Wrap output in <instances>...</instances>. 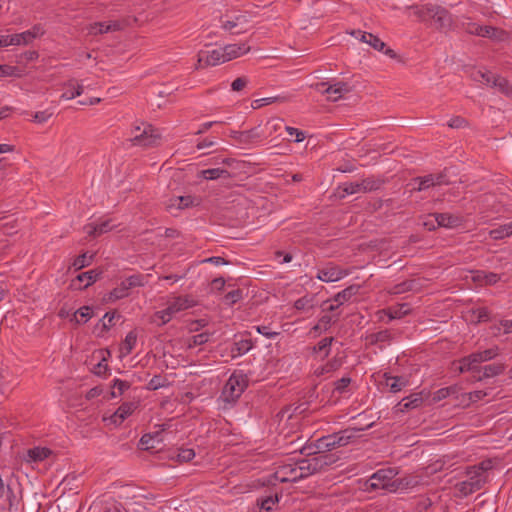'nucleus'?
I'll return each mask as SVG.
<instances>
[{
	"label": "nucleus",
	"instance_id": "obj_1",
	"mask_svg": "<svg viewBox=\"0 0 512 512\" xmlns=\"http://www.w3.org/2000/svg\"><path fill=\"white\" fill-rule=\"evenodd\" d=\"M326 458L325 455L319 454L309 459L283 464L275 471L274 479L279 482H295L308 477L328 464Z\"/></svg>",
	"mask_w": 512,
	"mask_h": 512
},
{
	"label": "nucleus",
	"instance_id": "obj_2",
	"mask_svg": "<svg viewBox=\"0 0 512 512\" xmlns=\"http://www.w3.org/2000/svg\"><path fill=\"white\" fill-rule=\"evenodd\" d=\"M411 15L422 22H429L441 30L451 29L453 26L452 16L444 8L437 5L413 6Z\"/></svg>",
	"mask_w": 512,
	"mask_h": 512
},
{
	"label": "nucleus",
	"instance_id": "obj_3",
	"mask_svg": "<svg viewBox=\"0 0 512 512\" xmlns=\"http://www.w3.org/2000/svg\"><path fill=\"white\" fill-rule=\"evenodd\" d=\"M193 300L188 297H174L167 302L165 309L157 311L152 321L157 325L168 323L178 312L193 306Z\"/></svg>",
	"mask_w": 512,
	"mask_h": 512
},
{
	"label": "nucleus",
	"instance_id": "obj_4",
	"mask_svg": "<svg viewBox=\"0 0 512 512\" xmlns=\"http://www.w3.org/2000/svg\"><path fill=\"white\" fill-rule=\"evenodd\" d=\"M247 377L241 372L233 373L227 380L221 397L225 402H234L247 387Z\"/></svg>",
	"mask_w": 512,
	"mask_h": 512
},
{
	"label": "nucleus",
	"instance_id": "obj_5",
	"mask_svg": "<svg viewBox=\"0 0 512 512\" xmlns=\"http://www.w3.org/2000/svg\"><path fill=\"white\" fill-rule=\"evenodd\" d=\"M131 141L135 145L149 146L160 137L159 132L150 124L136 123L131 131Z\"/></svg>",
	"mask_w": 512,
	"mask_h": 512
},
{
	"label": "nucleus",
	"instance_id": "obj_6",
	"mask_svg": "<svg viewBox=\"0 0 512 512\" xmlns=\"http://www.w3.org/2000/svg\"><path fill=\"white\" fill-rule=\"evenodd\" d=\"M317 92L326 95L328 100L337 101L351 91V87L344 82H317L311 85Z\"/></svg>",
	"mask_w": 512,
	"mask_h": 512
},
{
	"label": "nucleus",
	"instance_id": "obj_7",
	"mask_svg": "<svg viewBox=\"0 0 512 512\" xmlns=\"http://www.w3.org/2000/svg\"><path fill=\"white\" fill-rule=\"evenodd\" d=\"M396 472L393 469H381L375 472L368 480V485L372 489H385L396 491Z\"/></svg>",
	"mask_w": 512,
	"mask_h": 512
},
{
	"label": "nucleus",
	"instance_id": "obj_8",
	"mask_svg": "<svg viewBox=\"0 0 512 512\" xmlns=\"http://www.w3.org/2000/svg\"><path fill=\"white\" fill-rule=\"evenodd\" d=\"M248 16L246 13L231 12L227 13L220 19V25L225 31L235 34L242 33L247 30Z\"/></svg>",
	"mask_w": 512,
	"mask_h": 512
},
{
	"label": "nucleus",
	"instance_id": "obj_9",
	"mask_svg": "<svg viewBox=\"0 0 512 512\" xmlns=\"http://www.w3.org/2000/svg\"><path fill=\"white\" fill-rule=\"evenodd\" d=\"M354 437V432L351 430H345L339 434L329 435L320 438L317 442V448L319 450L326 449L331 450L336 447L345 446L350 443Z\"/></svg>",
	"mask_w": 512,
	"mask_h": 512
},
{
	"label": "nucleus",
	"instance_id": "obj_10",
	"mask_svg": "<svg viewBox=\"0 0 512 512\" xmlns=\"http://www.w3.org/2000/svg\"><path fill=\"white\" fill-rule=\"evenodd\" d=\"M135 408L134 403H124L114 413L109 415L105 414L103 416V422L108 427H118L133 413Z\"/></svg>",
	"mask_w": 512,
	"mask_h": 512
},
{
	"label": "nucleus",
	"instance_id": "obj_11",
	"mask_svg": "<svg viewBox=\"0 0 512 512\" xmlns=\"http://www.w3.org/2000/svg\"><path fill=\"white\" fill-rule=\"evenodd\" d=\"M226 59L222 47H218L208 51H200L198 54L196 68L203 66H216L225 63Z\"/></svg>",
	"mask_w": 512,
	"mask_h": 512
},
{
	"label": "nucleus",
	"instance_id": "obj_12",
	"mask_svg": "<svg viewBox=\"0 0 512 512\" xmlns=\"http://www.w3.org/2000/svg\"><path fill=\"white\" fill-rule=\"evenodd\" d=\"M497 354L496 349H487L483 352H478L464 358L460 361L458 369L461 372L475 369L477 364L494 358Z\"/></svg>",
	"mask_w": 512,
	"mask_h": 512
},
{
	"label": "nucleus",
	"instance_id": "obj_13",
	"mask_svg": "<svg viewBox=\"0 0 512 512\" xmlns=\"http://www.w3.org/2000/svg\"><path fill=\"white\" fill-rule=\"evenodd\" d=\"M483 473L482 470L474 471L473 475L468 480L458 483L456 486L458 494L467 496L480 489L485 480Z\"/></svg>",
	"mask_w": 512,
	"mask_h": 512
},
{
	"label": "nucleus",
	"instance_id": "obj_14",
	"mask_svg": "<svg viewBox=\"0 0 512 512\" xmlns=\"http://www.w3.org/2000/svg\"><path fill=\"white\" fill-rule=\"evenodd\" d=\"M59 315L62 318L68 319L72 323L85 324L93 317L94 312L90 306H83L72 313L61 310Z\"/></svg>",
	"mask_w": 512,
	"mask_h": 512
},
{
	"label": "nucleus",
	"instance_id": "obj_15",
	"mask_svg": "<svg viewBox=\"0 0 512 512\" xmlns=\"http://www.w3.org/2000/svg\"><path fill=\"white\" fill-rule=\"evenodd\" d=\"M85 85L83 82H79L75 79L66 81L62 86L61 98L65 100L74 99L77 96L83 94Z\"/></svg>",
	"mask_w": 512,
	"mask_h": 512
},
{
	"label": "nucleus",
	"instance_id": "obj_16",
	"mask_svg": "<svg viewBox=\"0 0 512 512\" xmlns=\"http://www.w3.org/2000/svg\"><path fill=\"white\" fill-rule=\"evenodd\" d=\"M98 276L99 273L96 270L80 273L71 281L70 286L74 290L87 288L97 280Z\"/></svg>",
	"mask_w": 512,
	"mask_h": 512
},
{
	"label": "nucleus",
	"instance_id": "obj_17",
	"mask_svg": "<svg viewBox=\"0 0 512 512\" xmlns=\"http://www.w3.org/2000/svg\"><path fill=\"white\" fill-rule=\"evenodd\" d=\"M164 441L163 433L156 431L154 433L144 434L139 442V447L143 450L160 449V445Z\"/></svg>",
	"mask_w": 512,
	"mask_h": 512
},
{
	"label": "nucleus",
	"instance_id": "obj_18",
	"mask_svg": "<svg viewBox=\"0 0 512 512\" xmlns=\"http://www.w3.org/2000/svg\"><path fill=\"white\" fill-rule=\"evenodd\" d=\"M347 275V272L338 268V267H335V266H329V267H326V268H323L322 270H320L318 272V279L323 281V282H327V283H330V282H336V281H339L341 279H343L345 276Z\"/></svg>",
	"mask_w": 512,
	"mask_h": 512
},
{
	"label": "nucleus",
	"instance_id": "obj_19",
	"mask_svg": "<svg viewBox=\"0 0 512 512\" xmlns=\"http://www.w3.org/2000/svg\"><path fill=\"white\" fill-rule=\"evenodd\" d=\"M32 32L26 31L20 34L13 35H0V48L8 47L11 45H20L22 43L30 42Z\"/></svg>",
	"mask_w": 512,
	"mask_h": 512
},
{
	"label": "nucleus",
	"instance_id": "obj_20",
	"mask_svg": "<svg viewBox=\"0 0 512 512\" xmlns=\"http://www.w3.org/2000/svg\"><path fill=\"white\" fill-rule=\"evenodd\" d=\"M222 48L226 62L243 56L250 51V46L247 43L228 44Z\"/></svg>",
	"mask_w": 512,
	"mask_h": 512
},
{
	"label": "nucleus",
	"instance_id": "obj_21",
	"mask_svg": "<svg viewBox=\"0 0 512 512\" xmlns=\"http://www.w3.org/2000/svg\"><path fill=\"white\" fill-rule=\"evenodd\" d=\"M135 278L131 277L127 281L123 282L119 287L106 294L103 298L105 302H113L115 300L124 298L128 295L127 291L130 286L135 285Z\"/></svg>",
	"mask_w": 512,
	"mask_h": 512
},
{
	"label": "nucleus",
	"instance_id": "obj_22",
	"mask_svg": "<svg viewBox=\"0 0 512 512\" xmlns=\"http://www.w3.org/2000/svg\"><path fill=\"white\" fill-rule=\"evenodd\" d=\"M114 319V313H106L95 325L93 333L97 337H104L105 334L111 329V327H113Z\"/></svg>",
	"mask_w": 512,
	"mask_h": 512
},
{
	"label": "nucleus",
	"instance_id": "obj_23",
	"mask_svg": "<svg viewBox=\"0 0 512 512\" xmlns=\"http://www.w3.org/2000/svg\"><path fill=\"white\" fill-rule=\"evenodd\" d=\"M474 78L483 84L498 86L501 90H504L506 85V81L504 79L496 78L491 72L487 71H477Z\"/></svg>",
	"mask_w": 512,
	"mask_h": 512
},
{
	"label": "nucleus",
	"instance_id": "obj_24",
	"mask_svg": "<svg viewBox=\"0 0 512 512\" xmlns=\"http://www.w3.org/2000/svg\"><path fill=\"white\" fill-rule=\"evenodd\" d=\"M120 29V24L116 21H109V22H97L89 25L88 32L89 34H101V33H107L109 31H115Z\"/></svg>",
	"mask_w": 512,
	"mask_h": 512
},
{
	"label": "nucleus",
	"instance_id": "obj_25",
	"mask_svg": "<svg viewBox=\"0 0 512 512\" xmlns=\"http://www.w3.org/2000/svg\"><path fill=\"white\" fill-rule=\"evenodd\" d=\"M108 357H110V352L108 350L101 349L94 353L93 358L98 361V363L93 367V372L96 375H103L106 372V361Z\"/></svg>",
	"mask_w": 512,
	"mask_h": 512
},
{
	"label": "nucleus",
	"instance_id": "obj_26",
	"mask_svg": "<svg viewBox=\"0 0 512 512\" xmlns=\"http://www.w3.org/2000/svg\"><path fill=\"white\" fill-rule=\"evenodd\" d=\"M433 218L438 226L446 228H455L458 227L461 223V219L458 216L451 214H437L434 215Z\"/></svg>",
	"mask_w": 512,
	"mask_h": 512
},
{
	"label": "nucleus",
	"instance_id": "obj_27",
	"mask_svg": "<svg viewBox=\"0 0 512 512\" xmlns=\"http://www.w3.org/2000/svg\"><path fill=\"white\" fill-rule=\"evenodd\" d=\"M466 31L470 34H476L479 36H487L491 38H496V30L493 27H481L476 25L475 23H465L462 24Z\"/></svg>",
	"mask_w": 512,
	"mask_h": 512
},
{
	"label": "nucleus",
	"instance_id": "obj_28",
	"mask_svg": "<svg viewBox=\"0 0 512 512\" xmlns=\"http://www.w3.org/2000/svg\"><path fill=\"white\" fill-rule=\"evenodd\" d=\"M136 343H137L136 332L135 331L129 332L126 335L124 341L122 342V344L120 346V349H119L120 357L123 358V357L129 355L135 348Z\"/></svg>",
	"mask_w": 512,
	"mask_h": 512
},
{
	"label": "nucleus",
	"instance_id": "obj_29",
	"mask_svg": "<svg viewBox=\"0 0 512 512\" xmlns=\"http://www.w3.org/2000/svg\"><path fill=\"white\" fill-rule=\"evenodd\" d=\"M112 226L110 225L108 220L101 221L97 223L96 221H92L85 226V231L89 235H101L110 231Z\"/></svg>",
	"mask_w": 512,
	"mask_h": 512
},
{
	"label": "nucleus",
	"instance_id": "obj_30",
	"mask_svg": "<svg viewBox=\"0 0 512 512\" xmlns=\"http://www.w3.org/2000/svg\"><path fill=\"white\" fill-rule=\"evenodd\" d=\"M368 37H369V41H368L369 46H371L372 48H374L377 51L383 52L385 55L389 56L390 58L395 57V52L390 48H386V44L381 39H379L376 35L368 36Z\"/></svg>",
	"mask_w": 512,
	"mask_h": 512
},
{
	"label": "nucleus",
	"instance_id": "obj_31",
	"mask_svg": "<svg viewBox=\"0 0 512 512\" xmlns=\"http://www.w3.org/2000/svg\"><path fill=\"white\" fill-rule=\"evenodd\" d=\"M409 384L408 380L405 377H394L389 376L385 380V385L392 391V392H399L402 390V388L406 387Z\"/></svg>",
	"mask_w": 512,
	"mask_h": 512
},
{
	"label": "nucleus",
	"instance_id": "obj_32",
	"mask_svg": "<svg viewBox=\"0 0 512 512\" xmlns=\"http://www.w3.org/2000/svg\"><path fill=\"white\" fill-rule=\"evenodd\" d=\"M193 201L190 196H177L169 200L167 208L172 209H183L192 205Z\"/></svg>",
	"mask_w": 512,
	"mask_h": 512
},
{
	"label": "nucleus",
	"instance_id": "obj_33",
	"mask_svg": "<svg viewBox=\"0 0 512 512\" xmlns=\"http://www.w3.org/2000/svg\"><path fill=\"white\" fill-rule=\"evenodd\" d=\"M512 235V222L508 224H504L498 228L492 229L490 231V236L493 239H503L505 237Z\"/></svg>",
	"mask_w": 512,
	"mask_h": 512
},
{
	"label": "nucleus",
	"instance_id": "obj_34",
	"mask_svg": "<svg viewBox=\"0 0 512 512\" xmlns=\"http://www.w3.org/2000/svg\"><path fill=\"white\" fill-rule=\"evenodd\" d=\"M422 401V398L419 396V395H413L411 397H408V398H404L400 403H399V406H400V410L401 411H404V410H408V409H412V408H416L419 406V404L421 403Z\"/></svg>",
	"mask_w": 512,
	"mask_h": 512
},
{
	"label": "nucleus",
	"instance_id": "obj_35",
	"mask_svg": "<svg viewBox=\"0 0 512 512\" xmlns=\"http://www.w3.org/2000/svg\"><path fill=\"white\" fill-rule=\"evenodd\" d=\"M487 317V312L484 308H477V309H471L467 311V314L465 315V319L467 321H482Z\"/></svg>",
	"mask_w": 512,
	"mask_h": 512
},
{
	"label": "nucleus",
	"instance_id": "obj_36",
	"mask_svg": "<svg viewBox=\"0 0 512 512\" xmlns=\"http://www.w3.org/2000/svg\"><path fill=\"white\" fill-rule=\"evenodd\" d=\"M332 339H322L317 348H315V353L317 354V357L319 359H324L326 356H328L330 351V345H331Z\"/></svg>",
	"mask_w": 512,
	"mask_h": 512
},
{
	"label": "nucleus",
	"instance_id": "obj_37",
	"mask_svg": "<svg viewBox=\"0 0 512 512\" xmlns=\"http://www.w3.org/2000/svg\"><path fill=\"white\" fill-rule=\"evenodd\" d=\"M237 352L233 354V357L243 355L249 352L252 348V343L249 339H241L235 343Z\"/></svg>",
	"mask_w": 512,
	"mask_h": 512
},
{
	"label": "nucleus",
	"instance_id": "obj_38",
	"mask_svg": "<svg viewBox=\"0 0 512 512\" xmlns=\"http://www.w3.org/2000/svg\"><path fill=\"white\" fill-rule=\"evenodd\" d=\"M259 138V134L256 130H251L247 132H242L239 135V141L244 144H253Z\"/></svg>",
	"mask_w": 512,
	"mask_h": 512
},
{
	"label": "nucleus",
	"instance_id": "obj_39",
	"mask_svg": "<svg viewBox=\"0 0 512 512\" xmlns=\"http://www.w3.org/2000/svg\"><path fill=\"white\" fill-rule=\"evenodd\" d=\"M195 457V452L191 448H181L178 450L176 459L179 462H188Z\"/></svg>",
	"mask_w": 512,
	"mask_h": 512
},
{
	"label": "nucleus",
	"instance_id": "obj_40",
	"mask_svg": "<svg viewBox=\"0 0 512 512\" xmlns=\"http://www.w3.org/2000/svg\"><path fill=\"white\" fill-rule=\"evenodd\" d=\"M91 260H92L91 255L82 254L73 261L72 267L75 270L82 269V268L88 266L91 263Z\"/></svg>",
	"mask_w": 512,
	"mask_h": 512
},
{
	"label": "nucleus",
	"instance_id": "obj_41",
	"mask_svg": "<svg viewBox=\"0 0 512 512\" xmlns=\"http://www.w3.org/2000/svg\"><path fill=\"white\" fill-rule=\"evenodd\" d=\"M51 450L48 448H34V462L48 459L51 456Z\"/></svg>",
	"mask_w": 512,
	"mask_h": 512
},
{
	"label": "nucleus",
	"instance_id": "obj_42",
	"mask_svg": "<svg viewBox=\"0 0 512 512\" xmlns=\"http://www.w3.org/2000/svg\"><path fill=\"white\" fill-rule=\"evenodd\" d=\"M416 184H417L418 190H425V189L429 188L430 186L434 185V179L431 176L419 178L415 181L414 188H416Z\"/></svg>",
	"mask_w": 512,
	"mask_h": 512
},
{
	"label": "nucleus",
	"instance_id": "obj_43",
	"mask_svg": "<svg viewBox=\"0 0 512 512\" xmlns=\"http://www.w3.org/2000/svg\"><path fill=\"white\" fill-rule=\"evenodd\" d=\"M128 388V384L122 380H115L113 385L112 396L117 397L121 395Z\"/></svg>",
	"mask_w": 512,
	"mask_h": 512
},
{
	"label": "nucleus",
	"instance_id": "obj_44",
	"mask_svg": "<svg viewBox=\"0 0 512 512\" xmlns=\"http://www.w3.org/2000/svg\"><path fill=\"white\" fill-rule=\"evenodd\" d=\"M503 367L498 364H490L484 367V374L487 377H492L499 374L502 371Z\"/></svg>",
	"mask_w": 512,
	"mask_h": 512
},
{
	"label": "nucleus",
	"instance_id": "obj_45",
	"mask_svg": "<svg viewBox=\"0 0 512 512\" xmlns=\"http://www.w3.org/2000/svg\"><path fill=\"white\" fill-rule=\"evenodd\" d=\"M241 298H242L241 291L233 290L225 296V302L227 304H234V303L238 302Z\"/></svg>",
	"mask_w": 512,
	"mask_h": 512
},
{
	"label": "nucleus",
	"instance_id": "obj_46",
	"mask_svg": "<svg viewBox=\"0 0 512 512\" xmlns=\"http://www.w3.org/2000/svg\"><path fill=\"white\" fill-rule=\"evenodd\" d=\"M222 172L223 171L219 170V169H207V170H203L201 172V176L204 179L213 180V179H217Z\"/></svg>",
	"mask_w": 512,
	"mask_h": 512
},
{
	"label": "nucleus",
	"instance_id": "obj_47",
	"mask_svg": "<svg viewBox=\"0 0 512 512\" xmlns=\"http://www.w3.org/2000/svg\"><path fill=\"white\" fill-rule=\"evenodd\" d=\"M497 329H498L497 335H500L501 333L508 334V333L512 332V321L504 320V321L500 322Z\"/></svg>",
	"mask_w": 512,
	"mask_h": 512
},
{
	"label": "nucleus",
	"instance_id": "obj_48",
	"mask_svg": "<svg viewBox=\"0 0 512 512\" xmlns=\"http://www.w3.org/2000/svg\"><path fill=\"white\" fill-rule=\"evenodd\" d=\"M351 379L348 377H343L339 381L336 382L335 389L340 393H344L346 388L350 385Z\"/></svg>",
	"mask_w": 512,
	"mask_h": 512
},
{
	"label": "nucleus",
	"instance_id": "obj_49",
	"mask_svg": "<svg viewBox=\"0 0 512 512\" xmlns=\"http://www.w3.org/2000/svg\"><path fill=\"white\" fill-rule=\"evenodd\" d=\"M276 501H278L277 497H267L260 502V508L265 511H270Z\"/></svg>",
	"mask_w": 512,
	"mask_h": 512
},
{
	"label": "nucleus",
	"instance_id": "obj_50",
	"mask_svg": "<svg viewBox=\"0 0 512 512\" xmlns=\"http://www.w3.org/2000/svg\"><path fill=\"white\" fill-rule=\"evenodd\" d=\"M452 388H442L436 391L433 395V401H440L450 395Z\"/></svg>",
	"mask_w": 512,
	"mask_h": 512
},
{
	"label": "nucleus",
	"instance_id": "obj_51",
	"mask_svg": "<svg viewBox=\"0 0 512 512\" xmlns=\"http://www.w3.org/2000/svg\"><path fill=\"white\" fill-rule=\"evenodd\" d=\"M192 343H190V346L194 345H202L203 343L208 341V335L206 333H200L197 335H193L191 338Z\"/></svg>",
	"mask_w": 512,
	"mask_h": 512
},
{
	"label": "nucleus",
	"instance_id": "obj_52",
	"mask_svg": "<svg viewBox=\"0 0 512 512\" xmlns=\"http://www.w3.org/2000/svg\"><path fill=\"white\" fill-rule=\"evenodd\" d=\"M287 132L290 136H295V142H302L305 139L304 133L296 128L287 127Z\"/></svg>",
	"mask_w": 512,
	"mask_h": 512
},
{
	"label": "nucleus",
	"instance_id": "obj_53",
	"mask_svg": "<svg viewBox=\"0 0 512 512\" xmlns=\"http://www.w3.org/2000/svg\"><path fill=\"white\" fill-rule=\"evenodd\" d=\"M311 306H312L311 299H309L307 297H303L301 299H298L295 302V308L298 309V310H304V309H307V308H309Z\"/></svg>",
	"mask_w": 512,
	"mask_h": 512
},
{
	"label": "nucleus",
	"instance_id": "obj_54",
	"mask_svg": "<svg viewBox=\"0 0 512 512\" xmlns=\"http://www.w3.org/2000/svg\"><path fill=\"white\" fill-rule=\"evenodd\" d=\"M51 116H52V112L48 111V110L36 113V114H34V122H38V123L46 122Z\"/></svg>",
	"mask_w": 512,
	"mask_h": 512
},
{
	"label": "nucleus",
	"instance_id": "obj_55",
	"mask_svg": "<svg viewBox=\"0 0 512 512\" xmlns=\"http://www.w3.org/2000/svg\"><path fill=\"white\" fill-rule=\"evenodd\" d=\"M274 101V98L272 97H265V98H260V99H256L252 102V107L254 109H258L264 105H268V104H271L272 102Z\"/></svg>",
	"mask_w": 512,
	"mask_h": 512
},
{
	"label": "nucleus",
	"instance_id": "obj_56",
	"mask_svg": "<svg viewBox=\"0 0 512 512\" xmlns=\"http://www.w3.org/2000/svg\"><path fill=\"white\" fill-rule=\"evenodd\" d=\"M246 84L247 80L245 78H237L232 82L231 88L233 91H240L246 86Z\"/></svg>",
	"mask_w": 512,
	"mask_h": 512
},
{
	"label": "nucleus",
	"instance_id": "obj_57",
	"mask_svg": "<svg viewBox=\"0 0 512 512\" xmlns=\"http://www.w3.org/2000/svg\"><path fill=\"white\" fill-rule=\"evenodd\" d=\"M257 332L264 335L267 338H273L278 335L277 332L271 331L267 326H257Z\"/></svg>",
	"mask_w": 512,
	"mask_h": 512
},
{
	"label": "nucleus",
	"instance_id": "obj_58",
	"mask_svg": "<svg viewBox=\"0 0 512 512\" xmlns=\"http://www.w3.org/2000/svg\"><path fill=\"white\" fill-rule=\"evenodd\" d=\"M14 68L9 65H0V76H9L13 74Z\"/></svg>",
	"mask_w": 512,
	"mask_h": 512
},
{
	"label": "nucleus",
	"instance_id": "obj_59",
	"mask_svg": "<svg viewBox=\"0 0 512 512\" xmlns=\"http://www.w3.org/2000/svg\"><path fill=\"white\" fill-rule=\"evenodd\" d=\"M276 259L279 263H289L292 260V257L290 254L283 255L281 252H278L276 254Z\"/></svg>",
	"mask_w": 512,
	"mask_h": 512
},
{
	"label": "nucleus",
	"instance_id": "obj_60",
	"mask_svg": "<svg viewBox=\"0 0 512 512\" xmlns=\"http://www.w3.org/2000/svg\"><path fill=\"white\" fill-rule=\"evenodd\" d=\"M464 120L461 118H455L449 121L448 125L451 128H459L463 125Z\"/></svg>",
	"mask_w": 512,
	"mask_h": 512
},
{
	"label": "nucleus",
	"instance_id": "obj_61",
	"mask_svg": "<svg viewBox=\"0 0 512 512\" xmlns=\"http://www.w3.org/2000/svg\"><path fill=\"white\" fill-rule=\"evenodd\" d=\"M204 262H211L215 265L225 264L224 260L221 257H211L204 260Z\"/></svg>",
	"mask_w": 512,
	"mask_h": 512
},
{
	"label": "nucleus",
	"instance_id": "obj_62",
	"mask_svg": "<svg viewBox=\"0 0 512 512\" xmlns=\"http://www.w3.org/2000/svg\"><path fill=\"white\" fill-rule=\"evenodd\" d=\"M23 460L26 465H29L32 462V448L27 449L25 455L23 456Z\"/></svg>",
	"mask_w": 512,
	"mask_h": 512
},
{
	"label": "nucleus",
	"instance_id": "obj_63",
	"mask_svg": "<svg viewBox=\"0 0 512 512\" xmlns=\"http://www.w3.org/2000/svg\"><path fill=\"white\" fill-rule=\"evenodd\" d=\"M346 294H347V291H343L342 293H339L335 299H334V302L337 303V305H340L343 303V300H345L346 298Z\"/></svg>",
	"mask_w": 512,
	"mask_h": 512
},
{
	"label": "nucleus",
	"instance_id": "obj_64",
	"mask_svg": "<svg viewBox=\"0 0 512 512\" xmlns=\"http://www.w3.org/2000/svg\"><path fill=\"white\" fill-rule=\"evenodd\" d=\"M14 150V146L9 144H0V153L12 152Z\"/></svg>",
	"mask_w": 512,
	"mask_h": 512
}]
</instances>
